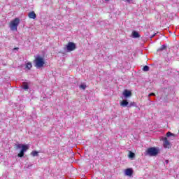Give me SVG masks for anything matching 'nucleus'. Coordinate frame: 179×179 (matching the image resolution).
<instances>
[{
  "instance_id": "obj_1",
  "label": "nucleus",
  "mask_w": 179,
  "mask_h": 179,
  "mask_svg": "<svg viewBox=\"0 0 179 179\" xmlns=\"http://www.w3.org/2000/svg\"><path fill=\"white\" fill-rule=\"evenodd\" d=\"M19 24H20V19L15 18L9 24L10 29L12 31H17V26H19Z\"/></svg>"
},
{
  "instance_id": "obj_2",
  "label": "nucleus",
  "mask_w": 179,
  "mask_h": 179,
  "mask_svg": "<svg viewBox=\"0 0 179 179\" xmlns=\"http://www.w3.org/2000/svg\"><path fill=\"white\" fill-rule=\"evenodd\" d=\"M16 148L17 149H22L20 152L18 154V157H23V156H24V152H27L29 149V145L23 144H17Z\"/></svg>"
},
{
  "instance_id": "obj_3",
  "label": "nucleus",
  "mask_w": 179,
  "mask_h": 179,
  "mask_svg": "<svg viewBox=\"0 0 179 179\" xmlns=\"http://www.w3.org/2000/svg\"><path fill=\"white\" fill-rule=\"evenodd\" d=\"M35 66L38 69L40 68H43L44 66V58L41 57V56H36L34 61Z\"/></svg>"
},
{
  "instance_id": "obj_4",
  "label": "nucleus",
  "mask_w": 179,
  "mask_h": 179,
  "mask_svg": "<svg viewBox=\"0 0 179 179\" xmlns=\"http://www.w3.org/2000/svg\"><path fill=\"white\" fill-rule=\"evenodd\" d=\"M159 153V150L156 148H150L147 150V155L148 156H157V155Z\"/></svg>"
},
{
  "instance_id": "obj_5",
  "label": "nucleus",
  "mask_w": 179,
  "mask_h": 179,
  "mask_svg": "<svg viewBox=\"0 0 179 179\" xmlns=\"http://www.w3.org/2000/svg\"><path fill=\"white\" fill-rule=\"evenodd\" d=\"M64 50H66L67 52H71V51H74L76 50V45L73 42H69L66 45Z\"/></svg>"
},
{
  "instance_id": "obj_6",
  "label": "nucleus",
  "mask_w": 179,
  "mask_h": 179,
  "mask_svg": "<svg viewBox=\"0 0 179 179\" xmlns=\"http://www.w3.org/2000/svg\"><path fill=\"white\" fill-rule=\"evenodd\" d=\"M162 141L164 142L163 146L164 149H171V143L169 141V140L166 138V137H163Z\"/></svg>"
},
{
  "instance_id": "obj_7",
  "label": "nucleus",
  "mask_w": 179,
  "mask_h": 179,
  "mask_svg": "<svg viewBox=\"0 0 179 179\" xmlns=\"http://www.w3.org/2000/svg\"><path fill=\"white\" fill-rule=\"evenodd\" d=\"M132 174H134V169L129 168L124 171V176L127 177H132Z\"/></svg>"
},
{
  "instance_id": "obj_8",
  "label": "nucleus",
  "mask_w": 179,
  "mask_h": 179,
  "mask_svg": "<svg viewBox=\"0 0 179 179\" xmlns=\"http://www.w3.org/2000/svg\"><path fill=\"white\" fill-rule=\"evenodd\" d=\"M122 95L124 96V99H128V97H131V96H132V93L128 90H124Z\"/></svg>"
},
{
  "instance_id": "obj_9",
  "label": "nucleus",
  "mask_w": 179,
  "mask_h": 179,
  "mask_svg": "<svg viewBox=\"0 0 179 179\" xmlns=\"http://www.w3.org/2000/svg\"><path fill=\"white\" fill-rule=\"evenodd\" d=\"M28 17L29 19H36L37 17V15H36V13L34 11H31L28 14Z\"/></svg>"
},
{
  "instance_id": "obj_10",
  "label": "nucleus",
  "mask_w": 179,
  "mask_h": 179,
  "mask_svg": "<svg viewBox=\"0 0 179 179\" xmlns=\"http://www.w3.org/2000/svg\"><path fill=\"white\" fill-rule=\"evenodd\" d=\"M129 102H128V101H127V100H123L120 103L121 107H128L129 108Z\"/></svg>"
},
{
  "instance_id": "obj_11",
  "label": "nucleus",
  "mask_w": 179,
  "mask_h": 179,
  "mask_svg": "<svg viewBox=\"0 0 179 179\" xmlns=\"http://www.w3.org/2000/svg\"><path fill=\"white\" fill-rule=\"evenodd\" d=\"M132 37L133 38H138L139 37V33H138L136 31H134L132 32Z\"/></svg>"
},
{
  "instance_id": "obj_12",
  "label": "nucleus",
  "mask_w": 179,
  "mask_h": 179,
  "mask_svg": "<svg viewBox=\"0 0 179 179\" xmlns=\"http://www.w3.org/2000/svg\"><path fill=\"white\" fill-rule=\"evenodd\" d=\"M22 89H24V90H27L29 89V84L27 82L22 83Z\"/></svg>"
},
{
  "instance_id": "obj_13",
  "label": "nucleus",
  "mask_w": 179,
  "mask_h": 179,
  "mask_svg": "<svg viewBox=\"0 0 179 179\" xmlns=\"http://www.w3.org/2000/svg\"><path fill=\"white\" fill-rule=\"evenodd\" d=\"M166 136H167V138H176V134H174L170 131H168L166 133Z\"/></svg>"
},
{
  "instance_id": "obj_14",
  "label": "nucleus",
  "mask_w": 179,
  "mask_h": 179,
  "mask_svg": "<svg viewBox=\"0 0 179 179\" xmlns=\"http://www.w3.org/2000/svg\"><path fill=\"white\" fill-rule=\"evenodd\" d=\"M32 66H32V64H31V62H28V63L26 64V68H27V69H31V67H32Z\"/></svg>"
},
{
  "instance_id": "obj_15",
  "label": "nucleus",
  "mask_w": 179,
  "mask_h": 179,
  "mask_svg": "<svg viewBox=\"0 0 179 179\" xmlns=\"http://www.w3.org/2000/svg\"><path fill=\"white\" fill-rule=\"evenodd\" d=\"M130 107H136V103L135 102L129 103V108H130Z\"/></svg>"
},
{
  "instance_id": "obj_16",
  "label": "nucleus",
  "mask_w": 179,
  "mask_h": 179,
  "mask_svg": "<svg viewBox=\"0 0 179 179\" xmlns=\"http://www.w3.org/2000/svg\"><path fill=\"white\" fill-rule=\"evenodd\" d=\"M129 159H134L135 157V153L129 151Z\"/></svg>"
},
{
  "instance_id": "obj_17",
  "label": "nucleus",
  "mask_w": 179,
  "mask_h": 179,
  "mask_svg": "<svg viewBox=\"0 0 179 179\" xmlns=\"http://www.w3.org/2000/svg\"><path fill=\"white\" fill-rule=\"evenodd\" d=\"M31 155L35 157L36 156H38V152L37 151H33Z\"/></svg>"
},
{
  "instance_id": "obj_18",
  "label": "nucleus",
  "mask_w": 179,
  "mask_h": 179,
  "mask_svg": "<svg viewBox=\"0 0 179 179\" xmlns=\"http://www.w3.org/2000/svg\"><path fill=\"white\" fill-rule=\"evenodd\" d=\"M80 89H82L83 90H85L86 89V85L85 84H81L79 86Z\"/></svg>"
},
{
  "instance_id": "obj_19",
  "label": "nucleus",
  "mask_w": 179,
  "mask_h": 179,
  "mask_svg": "<svg viewBox=\"0 0 179 179\" xmlns=\"http://www.w3.org/2000/svg\"><path fill=\"white\" fill-rule=\"evenodd\" d=\"M143 71H144V72H148V71H149V66H145L143 68Z\"/></svg>"
},
{
  "instance_id": "obj_20",
  "label": "nucleus",
  "mask_w": 179,
  "mask_h": 179,
  "mask_svg": "<svg viewBox=\"0 0 179 179\" xmlns=\"http://www.w3.org/2000/svg\"><path fill=\"white\" fill-rule=\"evenodd\" d=\"M163 50H166V45H162L158 50L159 51H163Z\"/></svg>"
},
{
  "instance_id": "obj_21",
  "label": "nucleus",
  "mask_w": 179,
  "mask_h": 179,
  "mask_svg": "<svg viewBox=\"0 0 179 179\" xmlns=\"http://www.w3.org/2000/svg\"><path fill=\"white\" fill-rule=\"evenodd\" d=\"M124 1L127 2V3H131V2H132V0H124Z\"/></svg>"
},
{
  "instance_id": "obj_22",
  "label": "nucleus",
  "mask_w": 179,
  "mask_h": 179,
  "mask_svg": "<svg viewBox=\"0 0 179 179\" xmlns=\"http://www.w3.org/2000/svg\"><path fill=\"white\" fill-rule=\"evenodd\" d=\"M151 96H156L155 93H151L148 95V97H150Z\"/></svg>"
},
{
  "instance_id": "obj_23",
  "label": "nucleus",
  "mask_w": 179,
  "mask_h": 179,
  "mask_svg": "<svg viewBox=\"0 0 179 179\" xmlns=\"http://www.w3.org/2000/svg\"><path fill=\"white\" fill-rule=\"evenodd\" d=\"M155 36H156V34H154L152 36H151L150 38H153V37H155Z\"/></svg>"
},
{
  "instance_id": "obj_24",
  "label": "nucleus",
  "mask_w": 179,
  "mask_h": 179,
  "mask_svg": "<svg viewBox=\"0 0 179 179\" xmlns=\"http://www.w3.org/2000/svg\"><path fill=\"white\" fill-rule=\"evenodd\" d=\"M14 50H19V48H14Z\"/></svg>"
},
{
  "instance_id": "obj_25",
  "label": "nucleus",
  "mask_w": 179,
  "mask_h": 179,
  "mask_svg": "<svg viewBox=\"0 0 179 179\" xmlns=\"http://www.w3.org/2000/svg\"><path fill=\"white\" fill-rule=\"evenodd\" d=\"M172 138H173L172 139H173L174 137H172Z\"/></svg>"
},
{
  "instance_id": "obj_26",
  "label": "nucleus",
  "mask_w": 179,
  "mask_h": 179,
  "mask_svg": "<svg viewBox=\"0 0 179 179\" xmlns=\"http://www.w3.org/2000/svg\"><path fill=\"white\" fill-rule=\"evenodd\" d=\"M106 1H108V0H106Z\"/></svg>"
}]
</instances>
